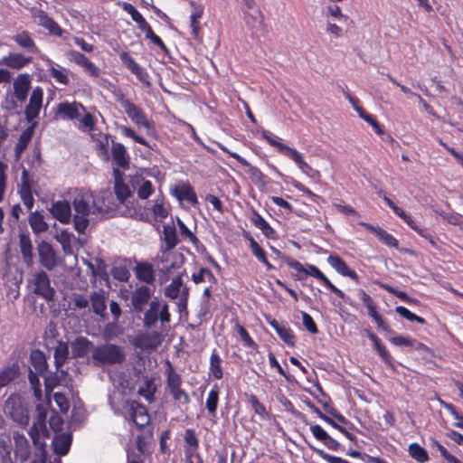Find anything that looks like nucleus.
<instances>
[{"label":"nucleus","instance_id":"b1692460","mask_svg":"<svg viewBox=\"0 0 463 463\" xmlns=\"http://www.w3.org/2000/svg\"><path fill=\"white\" fill-rule=\"evenodd\" d=\"M31 88V75L28 73L19 74L14 80V96L24 103L28 96Z\"/></svg>","mask_w":463,"mask_h":463},{"label":"nucleus","instance_id":"a18cd8bd","mask_svg":"<svg viewBox=\"0 0 463 463\" xmlns=\"http://www.w3.org/2000/svg\"><path fill=\"white\" fill-rule=\"evenodd\" d=\"M222 360L216 349H213L210 356L209 376L215 380H221L223 377L222 367Z\"/></svg>","mask_w":463,"mask_h":463},{"label":"nucleus","instance_id":"aec40b11","mask_svg":"<svg viewBox=\"0 0 463 463\" xmlns=\"http://www.w3.org/2000/svg\"><path fill=\"white\" fill-rule=\"evenodd\" d=\"M85 107L79 102H61L57 105V114L61 119L73 120L80 116V111L85 112Z\"/></svg>","mask_w":463,"mask_h":463},{"label":"nucleus","instance_id":"338daca9","mask_svg":"<svg viewBox=\"0 0 463 463\" xmlns=\"http://www.w3.org/2000/svg\"><path fill=\"white\" fill-rule=\"evenodd\" d=\"M155 192V187L151 181L142 180L141 184L137 187V196L141 200H146L151 196Z\"/></svg>","mask_w":463,"mask_h":463},{"label":"nucleus","instance_id":"c85d7f7f","mask_svg":"<svg viewBox=\"0 0 463 463\" xmlns=\"http://www.w3.org/2000/svg\"><path fill=\"white\" fill-rule=\"evenodd\" d=\"M144 447L145 438L138 435L135 446L127 451V463H145L146 456Z\"/></svg>","mask_w":463,"mask_h":463},{"label":"nucleus","instance_id":"a19ab883","mask_svg":"<svg viewBox=\"0 0 463 463\" xmlns=\"http://www.w3.org/2000/svg\"><path fill=\"white\" fill-rule=\"evenodd\" d=\"M170 205L163 195L157 196L151 207V212L156 221L162 222L167 218L170 213Z\"/></svg>","mask_w":463,"mask_h":463},{"label":"nucleus","instance_id":"6e6d98bb","mask_svg":"<svg viewBox=\"0 0 463 463\" xmlns=\"http://www.w3.org/2000/svg\"><path fill=\"white\" fill-rule=\"evenodd\" d=\"M235 331L240 335L241 340L245 347H248L251 350H257L259 345L253 340V338L250 335L246 328L239 323H236L234 326Z\"/></svg>","mask_w":463,"mask_h":463},{"label":"nucleus","instance_id":"774afa93","mask_svg":"<svg viewBox=\"0 0 463 463\" xmlns=\"http://www.w3.org/2000/svg\"><path fill=\"white\" fill-rule=\"evenodd\" d=\"M28 380L31 385V388L33 391V394L36 399L41 400L42 398V385L39 379V376L33 370H29L28 373Z\"/></svg>","mask_w":463,"mask_h":463},{"label":"nucleus","instance_id":"de8ad7c7","mask_svg":"<svg viewBox=\"0 0 463 463\" xmlns=\"http://www.w3.org/2000/svg\"><path fill=\"white\" fill-rule=\"evenodd\" d=\"M396 215L399 216L411 230L416 232L420 237L428 240L430 239V233L427 229L420 228L411 215L407 214L403 209H395Z\"/></svg>","mask_w":463,"mask_h":463},{"label":"nucleus","instance_id":"4be33fe9","mask_svg":"<svg viewBox=\"0 0 463 463\" xmlns=\"http://www.w3.org/2000/svg\"><path fill=\"white\" fill-rule=\"evenodd\" d=\"M327 262L340 275L344 277H348L355 283H359L358 274L354 270L351 269L346 264V262L339 255H329L327 258Z\"/></svg>","mask_w":463,"mask_h":463},{"label":"nucleus","instance_id":"5701e85b","mask_svg":"<svg viewBox=\"0 0 463 463\" xmlns=\"http://www.w3.org/2000/svg\"><path fill=\"white\" fill-rule=\"evenodd\" d=\"M162 335L158 331H152L150 334L138 335L134 345L144 350H155L162 344Z\"/></svg>","mask_w":463,"mask_h":463},{"label":"nucleus","instance_id":"4468645a","mask_svg":"<svg viewBox=\"0 0 463 463\" xmlns=\"http://www.w3.org/2000/svg\"><path fill=\"white\" fill-rule=\"evenodd\" d=\"M40 263L48 270L57 266V256L51 243L42 241L37 245Z\"/></svg>","mask_w":463,"mask_h":463},{"label":"nucleus","instance_id":"412c9836","mask_svg":"<svg viewBox=\"0 0 463 463\" xmlns=\"http://www.w3.org/2000/svg\"><path fill=\"white\" fill-rule=\"evenodd\" d=\"M66 56L70 61L82 67L91 76L98 77L99 75V69L85 54L71 50L66 53Z\"/></svg>","mask_w":463,"mask_h":463},{"label":"nucleus","instance_id":"6ab92c4d","mask_svg":"<svg viewBox=\"0 0 463 463\" xmlns=\"http://www.w3.org/2000/svg\"><path fill=\"white\" fill-rule=\"evenodd\" d=\"M184 459L195 458L196 461L197 457L202 455L197 451L199 449V439L194 429H186L184 430Z\"/></svg>","mask_w":463,"mask_h":463},{"label":"nucleus","instance_id":"ea45409f","mask_svg":"<svg viewBox=\"0 0 463 463\" xmlns=\"http://www.w3.org/2000/svg\"><path fill=\"white\" fill-rule=\"evenodd\" d=\"M136 277L146 284H153L156 280L153 265L149 262H138L135 268Z\"/></svg>","mask_w":463,"mask_h":463},{"label":"nucleus","instance_id":"2eb2a0df","mask_svg":"<svg viewBox=\"0 0 463 463\" xmlns=\"http://www.w3.org/2000/svg\"><path fill=\"white\" fill-rule=\"evenodd\" d=\"M123 64L143 83L149 84V75L145 68L138 64L128 52L119 53Z\"/></svg>","mask_w":463,"mask_h":463},{"label":"nucleus","instance_id":"09e8293b","mask_svg":"<svg viewBox=\"0 0 463 463\" xmlns=\"http://www.w3.org/2000/svg\"><path fill=\"white\" fill-rule=\"evenodd\" d=\"M314 411L321 420H323L325 422L332 426L334 429L343 433L349 440L354 442L356 441V437L353 433H351L345 427L338 424L334 419L327 416L326 413H323L318 408H315Z\"/></svg>","mask_w":463,"mask_h":463},{"label":"nucleus","instance_id":"393cba45","mask_svg":"<svg viewBox=\"0 0 463 463\" xmlns=\"http://www.w3.org/2000/svg\"><path fill=\"white\" fill-rule=\"evenodd\" d=\"M267 323L276 331L279 338L288 346H295L296 336L293 330L285 325L280 324L275 318L270 317H266Z\"/></svg>","mask_w":463,"mask_h":463},{"label":"nucleus","instance_id":"2f4dec72","mask_svg":"<svg viewBox=\"0 0 463 463\" xmlns=\"http://www.w3.org/2000/svg\"><path fill=\"white\" fill-rule=\"evenodd\" d=\"M20 366L17 361L8 363L0 371V388L7 386L10 383L18 378Z\"/></svg>","mask_w":463,"mask_h":463},{"label":"nucleus","instance_id":"7c9ffc66","mask_svg":"<svg viewBox=\"0 0 463 463\" xmlns=\"http://www.w3.org/2000/svg\"><path fill=\"white\" fill-rule=\"evenodd\" d=\"M310 430L313 436L329 449L337 451L340 449V443L332 438L320 425H311Z\"/></svg>","mask_w":463,"mask_h":463},{"label":"nucleus","instance_id":"680f3d73","mask_svg":"<svg viewBox=\"0 0 463 463\" xmlns=\"http://www.w3.org/2000/svg\"><path fill=\"white\" fill-rule=\"evenodd\" d=\"M440 404L453 416L455 420L453 425L457 428L463 429V413L457 410V408L452 403L440 401Z\"/></svg>","mask_w":463,"mask_h":463},{"label":"nucleus","instance_id":"58836bf2","mask_svg":"<svg viewBox=\"0 0 463 463\" xmlns=\"http://www.w3.org/2000/svg\"><path fill=\"white\" fill-rule=\"evenodd\" d=\"M19 247L24 261L28 267L33 264V248L29 235L22 233L19 236Z\"/></svg>","mask_w":463,"mask_h":463},{"label":"nucleus","instance_id":"c9c22d12","mask_svg":"<svg viewBox=\"0 0 463 463\" xmlns=\"http://www.w3.org/2000/svg\"><path fill=\"white\" fill-rule=\"evenodd\" d=\"M174 194L179 201H187L193 206L199 204L196 193L189 184L177 185L174 191Z\"/></svg>","mask_w":463,"mask_h":463},{"label":"nucleus","instance_id":"bb28decb","mask_svg":"<svg viewBox=\"0 0 463 463\" xmlns=\"http://www.w3.org/2000/svg\"><path fill=\"white\" fill-rule=\"evenodd\" d=\"M33 58L20 52H10L0 60V65H5L13 70H21L28 66Z\"/></svg>","mask_w":463,"mask_h":463},{"label":"nucleus","instance_id":"4d7b16f0","mask_svg":"<svg viewBox=\"0 0 463 463\" xmlns=\"http://www.w3.org/2000/svg\"><path fill=\"white\" fill-rule=\"evenodd\" d=\"M156 385L152 379H146L144 384L138 388L137 393L148 402L155 401Z\"/></svg>","mask_w":463,"mask_h":463},{"label":"nucleus","instance_id":"39448f33","mask_svg":"<svg viewBox=\"0 0 463 463\" xmlns=\"http://www.w3.org/2000/svg\"><path fill=\"white\" fill-rule=\"evenodd\" d=\"M260 136L261 138L266 140L271 146L275 147L279 154L294 161V163L303 173L308 174V172L312 169L311 166L304 160L301 153H299L297 149L280 142L279 138L271 132L263 129L260 132Z\"/></svg>","mask_w":463,"mask_h":463},{"label":"nucleus","instance_id":"4c0bfd02","mask_svg":"<svg viewBox=\"0 0 463 463\" xmlns=\"http://www.w3.org/2000/svg\"><path fill=\"white\" fill-rule=\"evenodd\" d=\"M95 346L93 343L84 336H79L71 344L72 355L75 358H84Z\"/></svg>","mask_w":463,"mask_h":463},{"label":"nucleus","instance_id":"e2e57ef3","mask_svg":"<svg viewBox=\"0 0 463 463\" xmlns=\"http://www.w3.org/2000/svg\"><path fill=\"white\" fill-rule=\"evenodd\" d=\"M380 286H381L382 288H383L387 292L394 295L395 297H397L402 301H404V302H406L408 304H417V303H419V300L411 298L406 292L401 291V290L393 288L392 286H390L388 284H380Z\"/></svg>","mask_w":463,"mask_h":463},{"label":"nucleus","instance_id":"a878e982","mask_svg":"<svg viewBox=\"0 0 463 463\" xmlns=\"http://www.w3.org/2000/svg\"><path fill=\"white\" fill-rule=\"evenodd\" d=\"M37 24L46 29L51 35L61 37L65 31L43 10L35 14Z\"/></svg>","mask_w":463,"mask_h":463},{"label":"nucleus","instance_id":"f704fd0d","mask_svg":"<svg viewBox=\"0 0 463 463\" xmlns=\"http://www.w3.org/2000/svg\"><path fill=\"white\" fill-rule=\"evenodd\" d=\"M189 5L193 7V12L190 15L192 33L194 38L197 39L201 30L200 20L203 17L204 7L202 4L196 3L193 0L189 1Z\"/></svg>","mask_w":463,"mask_h":463},{"label":"nucleus","instance_id":"f8f14e48","mask_svg":"<svg viewBox=\"0 0 463 463\" xmlns=\"http://www.w3.org/2000/svg\"><path fill=\"white\" fill-rule=\"evenodd\" d=\"M33 292L47 301H52L55 296V289L51 286L48 274L40 270L33 275Z\"/></svg>","mask_w":463,"mask_h":463},{"label":"nucleus","instance_id":"864d4df0","mask_svg":"<svg viewBox=\"0 0 463 463\" xmlns=\"http://www.w3.org/2000/svg\"><path fill=\"white\" fill-rule=\"evenodd\" d=\"M219 403V391L218 387L215 385L208 393L205 407L209 412V414L213 417L216 416V411Z\"/></svg>","mask_w":463,"mask_h":463},{"label":"nucleus","instance_id":"79ce46f5","mask_svg":"<svg viewBox=\"0 0 463 463\" xmlns=\"http://www.w3.org/2000/svg\"><path fill=\"white\" fill-rule=\"evenodd\" d=\"M13 40L15 42V43L18 46L26 50L29 52H33V53L40 52V49L34 43L33 39L32 38V36L28 31H22V32L16 33L13 37Z\"/></svg>","mask_w":463,"mask_h":463},{"label":"nucleus","instance_id":"5fc2aeb1","mask_svg":"<svg viewBox=\"0 0 463 463\" xmlns=\"http://www.w3.org/2000/svg\"><path fill=\"white\" fill-rule=\"evenodd\" d=\"M408 452H409V455L413 459H415L416 461H418L420 463H424L429 460V455H428L427 450L416 442L409 445Z\"/></svg>","mask_w":463,"mask_h":463},{"label":"nucleus","instance_id":"72a5a7b5","mask_svg":"<svg viewBox=\"0 0 463 463\" xmlns=\"http://www.w3.org/2000/svg\"><path fill=\"white\" fill-rule=\"evenodd\" d=\"M113 174L115 177V194L120 203H125L126 200L131 196V191L128 185L123 181L122 174L118 168L113 170Z\"/></svg>","mask_w":463,"mask_h":463},{"label":"nucleus","instance_id":"423d86ee","mask_svg":"<svg viewBox=\"0 0 463 463\" xmlns=\"http://www.w3.org/2000/svg\"><path fill=\"white\" fill-rule=\"evenodd\" d=\"M165 384L175 403L179 405H188L190 403L191 399L188 392L182 388V377L168 360L165 368Z\"/></svg>","mask_w":463,"mask_h":463},{"label":"nucleus","instance_id":"c756f323","mask_svg":"<svg viewBox=\"0 0 463 463\" xmlns=\"http://www.w3.org/2000/svg\"><path fill=\"white\" fill-rule=\"evenodd\" d=\"M111 156L113 161L118 167L122 169H128L129 167V156L123 144L112 140Z\"/></svg>","mask_w":463,"mask_h":463},{"label":"nucleus","instance_id":"dca6fc26","mask_svg":"<svg viewBox=\"0 0 463 463\" xmlns=\"http://www.w3.org/2000/svg\"><path fill=\"white\" fill-rule=\"evenodd\" d=\"M219 147L222 151L228 154L230 156L234 158L238 163H240L241 165L248 166L249 167V175L253 182L256 184H265V175L260 171V168L257 166L251 165L245 158L241 156L239 154L235 152L230 151L226 146L223 145H219Z\"/></svg>","mask_w":463,"mask_h":463},{"label":"nucleus","instance_id":"6e6552de","mask_svg":"<svg viewBox=\"0 0 463 463\" xmlns=\"http://www.w3.org/2000/svg\"><path fill=\"white\" fill-rule=\"evenodd\" d=\"M4 411L11 419L20 425L29 423L27 408L24 405L19 394H11L5 402Z\"/></svg>","mask_w":463,"mask_h":463},{"label":"nucleus","instance_id":"49530a36","mask_svg":"<svg viewBox=\"0 0 463 463\" xmlns=\"http://www.w3.org/2000/svg\"><path fill=\"white\" fill-rule=\"evenodd\" d=\"M28 222L35 234H41L48 230V224L44 221L43 215L37 211L30 213Z\"/></svg>","mask_w":463,"mask_h":463},{"label":"nucleus","instance_id":"473e14b6","mask_svg":"<svg viewBox=\"0 0 463 463\" xmlns=\"http://www.w3.org/2000/svg\"><path fill=\"white\" fill-rule=\"evenodd\" d=\"M107 297L102 289L93 291L90 296V302L91 304V310L97 316L104 317L107 309Z\"/></svg>","mask_w":463,"mask_h":463},{"label":"nucleus","instance_id":"9d476101","mask_svg":"<svg viewBox=\"0 0 463 463\" xmlns=\"http://www.w3.org/2000/svg\"><path fill=\"white\" fill-rule=\"evenodd\" d=\"M129 420L141 430L150 423L151 418L147 408L141 402L135 400L126 402Z\"/></svg>","mask_w":463,"mask_h":463},{"label":"nucleus","instance_id":"1a4fd4ad","mask_svg":"<svg viewBox=\"0 0 463 463\" xmlns=\"http://www.w3.org/2000/svg\"><path fill=\"white\" fill-rule=\"evenodd\" d=\"M163 236L164 241L165 243V249L162 250L161 260L163 262H168L169 256L172 254L171 250H173L179 242V239L174 226L165 225L163 228ZM181 261L180 263L172 262L170 264L166 263L164 266V269L166 272H169L172 269H177L180 267V264L183 263L184 256L182 254L179 255Z\"/></svg>","mask_w":463,"mask_h":463},{"label":"nucleus","instance_id":"8fccbe9b","mask_svg":"<svg viewBox=\"0 0 463 463\" xmlns=\"http://www.w3.org/2000/svg\"><path fill=\"white\" fill-rule=\"evenodd\" d=\"M245 396L255 414H257L261 420H266L269 419V413L266 409V406L260 402L259 398L255 394H245Z\"/></svg>","mask_w":463,"mask_h":463},{"label":"nucleus","instance_id":"9b49d317","mask_svg":"<svg viewBox=\"0 0 463 463\" xmlns=\"http://www.w3.org/2000/svg\"><path fill=\"white\" fill-rule=\"evenodd\" d=\"M184 275L186 276L184 270L172 279L171 283L165 288V296L171 299H176L180 297L179 305L185 307L189 298V288L184 285Z\"/></svg>","mask_w":463,"mask_h":463},{"label":"nucleus","instance_id":"0eeeda50","mask_svg":"<svg viewBox=\"0 0 463 463\" xmlns=\"http://www.w3.org/2000/svg\"><path fill=\"white\" fill-rule=\"evenodd\" d=\"M122 9L128 13L132 20L137 23V28L145 33L146 40L156 45L163 52H168V49L163 40L155 33L151 25L146 22L141 13L130 3L123 2Z\"/></svg>","mask_w":463,"mask_h":463},{"label":"nucleus","instance_id":"603ef678","mask_svg":"<svg viewBox=\"0 0 463 463\" xmlns=\"http://www.w3.org/2000/svg\"><path fill=\"white\" fill-rule=\"evenodd\" d=\"M71 438L68 434H62L53 440L54 450L58 455L64 456L69 452Z\"/></svg>","mask_w":463,"mask_h":463},{"label":"nucleus","instance_id":"ddd939ff","mask_svg":"<svg viewBox=\"0 0 463 463\" xmlns=\"http://www.w3.org/2000/svg\"><path fill=\"white\" fill-rule=\"evenodd\" d=\"M43 99V90L42 87H35L30 96L29 103L24 109L25 118L28 121H32L38 118Z\"/></svg>","mask_w":463,"mask_h":463},{"label":"nucleus","instance_id":"13d9d810","mask_svg":"<svg viewBox=\"0 0 463 463\" xmlns=\"http://www.w3.org/2000/svg\"><path fill=\"white\" fill-rule=\"evenodd\" d=\"M53 356L56 368L59 369L66 363L69 356V347L67 344L61 342L54 349Z\"/></svg>","mask_w":463,"mask_h":463},{"label":"nucleus","instance_id":"69168bd1","mask_svg":"<svg viewBox=\"0 0 463 463\" xmlns=\"http://www.w3.org/2000/svg\"><path fill=\"white\" fill-rule=\"evenodd\" d=\"M395 312L400 315L402 317L407 319L411 322H417L420 325H425V318L417 316L416 314L411 312L408 308L402 306H398L395 307Z\"/></svg>","mask_w":463,"mask_h":463},{"label":"nucleus","instance_id":"cd10ccee","mask_svg":"<svg viewBox=\"0 0 463 463\" xmlns=\"http://www.w3.org/2000/svg\"><path fill=\"white\" fill-rule=\"evenodd\" d=\"M358 224L364 227L367 231L374 233L375 236L379 239V241L384 245L391 248H398V240L393 235L386 232L385 230L382 229L381 227L374 226L371 223L364 222H360Z\"/></svg>","mask_w":463,"mask_h":463},{"label":"nucleus","instance_id":"20e7f679","mask_svg":"<svg viewBox=\"0 0 463 463\" xmlns=\"http://www.w3.org/2000/svg\"><path fill=\"white\" fill-rule=\"evenodd\" d=\"M286 263L289 268L293 269L298 273V279L301 280L304 279V276L307 275L314 277L320 282H322L330 291H332L339 298H345L346 295L345 294V292L336 288L317 266L312 264H307L306 267H304L298 260H296L291 258H287Z\"/></svg>","mask_w":463,"mask_h":463},{"label":"nucleus","instance_id":"3c124183","mask_svg":"<svg viewBox=\"0 0 463 463\" xmlns=\"http://www.w3.org/2000/svg\"><path fill=\"white\" fill-rule=\"evenodd\" d=\"M31 364L40 375H43L47 371L48 364L45 356L42 351L36 350L31 354Z\"/></svg>","mask_w":463,"mask_h":463},{"label":"nucleus","instance_id":"f3484780","mask_svg":"<svg viewBox=\"0 0 463 463\" xmlns=\"http://www.w3.org/2000/svg\"><path fill=\"white\" fill-rule=\"evenodd\" d=\"M49 211L58 222L63 224L70 223L73 217L71 203L67 200L52 202Z\"/></svg>","mask_w":463,"mask_h":463},{"label":"nucleus","instance_id":"bf43d9fd","mask_svg":"<svg viewBox=\"0 0 463 463\" xmlns=\"http://www.w3.org/2000/svg\"><path fill=\"white\" fill-rule=\"evenodd\" d=\"M110 136L105 134L101 136L96 143V151L99 157L105 160H109V146Z\"/></svg>","mask_w":463,"mask_h":463},{"label":"nucleus","instance_id":"a211bd4d","mask_svg":"<svg viewBox=\"0 0 463 463\" xmlns=\"http://www.w3.org/2000/svg\"><path fill=\"white\" fill-rule=\"evenodd\" d=\"M153 290L147 286L137 287L131 294V305L135 312L140 313L149 302Z\"/></svg>","mask_w":463,"mask_h":463},{"label":"nucleus","instance_id":"052dcab7","mask_svg":"<svg viewBox=\"0 0 463 463\" xmlns=\"http://www.w3.org/2000/svg\"><path fill=\"white\" fill-rule=\"evenodd\" d=\"M368 310V315L374 320L377 326L382 329L383 332L387 334H393V330L391 326L384 321L383 317L378 313L376 305L373 307H370Z\"/></svg>","mask_w":463,"mask_h":463},{"label":"nucleus","instance_id":"f257e3e1","mask_svg":"<svg viewBox=\"0 0 463 463\" xmlns=\"http://www.w3.org/2000/svg\"><path fill=\"white\" fill-rule=\"evenodd\" d=\"M72 206L75 213L72 217L73 227L80 234L85 233L89 227V215L100 212L96 208L94 196L90 192H79L72 200Z\"/></svg>","mask_w":463,"mask_h":463},{"label":"nucleus","instance_id":"7ed1b4c3","mask_svg":"<svg viewBox=\"0 0 463 463\" xmlns=\"http://www.w3.org/2000/svg\"><path fill=\"white\" fill-rule=\"evenodd\" d=\"M125 360L123 348L114 344L95 346L91 354V363L95 366L121 364Z\"/></svg>","mask_w":463,"mask_h":463},{"label":"nucleus","instance_id":"f03ea898","mask_svg":"<svg viewBox=\"0 0 463 463\" xmlns=\"http://www.w3.org/2000/svg\"><path fill=\"white\" fill-rule=\"evenodd\" d=\"M114 98L134 124L137 127L145 128L148 134L156 132L154 121L147 118L146 112L141 107L127 99L126 95L120 90L114 92Z\"/></svg>","mask_w":463,"mask_h":463},{"label":"nucleus","instance_id":"c03bdc74","mask_svg":"<svg viewBox=\"0 0 463 463\" xmlns=\"http://www.w3.org/2000/svg\"><path fill=\"white\" fill-rule=\"evenodd\" d=\"M34 133V127L26 128L19 136L18 141L14 146V153L16 157H20L21 154L27 148Z\"/></svg>","mask_w":463,"mask_h":463},{"label":"nucleus","instance_id":"0e129e2a","mask_svg":"<svg viewBox=\"0 0 463 463\" xmlns=\"http://www.w3.org/2000/svg\"><path fill=\"white\" fill-rule=\"evenodd\" d=\"M45 433H47V430L43 419H37L35 421H33L29 430V435L33 441L36 443L40 438V435Z\"/></svg>","mask_w":463,"mask_h":463},{"label":"nucleus","instance_id":"e433bc0d","mask_svg":"<svg viewBox=\"0 0 463 463\" xmlns=\"http://www.w3.org/2000/svg\"><path fill=\"white\" fill-rule=\"evenodd\" d=\"M368 338L372 341L375 351L382 357V359L392 369L394 368L393 358L386 349L385 345L381 342V339L372 331L365 330Z\"/></svg>","mask_w":463,"mask_h":463},{"label":"nucleus","instance_id":"37998d69","mask_svg":"<svg viewBox=\"0 0 463 463\" xmlns=\"http://www.w3.org/2000/svg\"><path fill=\"white\" fill-rule=\"evenodd\" d=\"M160 303L157 299L153 300L149 304V308L145 312L143 325L146 328H152L159 319Z\"/></svg>","mask_w":463,"mask_h":463}]
</instances>
